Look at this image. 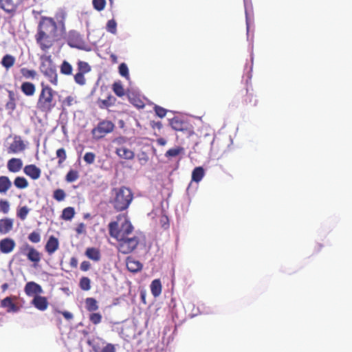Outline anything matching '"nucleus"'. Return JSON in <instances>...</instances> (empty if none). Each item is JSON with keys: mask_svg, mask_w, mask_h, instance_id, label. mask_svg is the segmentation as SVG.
Listing matches in <instances>:
<instances>
[{"mask_svg": "<svg viewBox=\"0 0 352 352\" xmlns=\"http://www.w3.org/2000/svg\"><path fill=\"white\" fill-rule=\"evenodd\" d=\"M110 236L117 242L116 248L122 254L134 252L141 242L140 235L134 231V227L129 220L125 219L120 226L117 221L109 223Z\"/></svg>", "mask_w": 352, "mask_h": 352, "instance_id": "obj_1", "label": "nucleus"}, {"mask_svg": "<svg viewBox=\"0 0 352 352\" xmlns=\"http://www.w3.org/2000/svg\"><path fill=\"white\" fill-rule=\"evenodd\" d=\"M64 31L63 21H59L57 23L54 18L42 16L35 36L36 43L42 50H46L50 48L55 41L60 38Z\"/></svg>", "mask_w": 352, "mask_h": 352, "instance_id": "obj_2", "label": "nucleus"}, {"mask_svg": "<svg viewBox=\"0 0 352 352\" xmlns=\"http://www.w3.org/2000/svg\"><path fill=\"white\" fill-rule=\"evenodd\" d=\"M57 92L45 82H41V91L36 102V109L45 114L50 113L56 107Z\"/></svg>", "mask_w": 352, "mask_h": 352, "instance_id": "obj_3", "label": "nucleus"}, {"mask_svg": "<svg viewBox=\"0 0 352 352\" xmlns=\"http://www.w3.org/2000/svg\"><path fill=\"white\" fill-rule=\"evenodd\" d=\"M133 199L132 190L126 186L113 188L111 192L109 202L117 212L126 210Z\"/></svg>", "mask_w": 352, "mask_h": 352, "instance_id": "obj_4", "label": "nucleus"}, {"mask_svg": "<svg viewBox=\"0 0 352 352\" xmlns=\"http://www.w3.org/2000/svg\"><path fill=\"white\" fill-rule=\"evenodd\" d=\"M40 71L54 86L58 84V74L50 56H44L41 58Z\"/></svg>", "mask_w": 352, "mask_h": 352, "instance_id": "obj_5", "label": "nucleus"}, {"mask_svg": "<svg viewBox=\"0 0 352 352\" xmlns=\"http://www.w3.org/2000/svg\"><path fill=\"white\" fill-rule=\"evenodd\" d=\"M19 252L25 256L28 260L33 263L34 267L38 265L42 258L41 253L28 243H25L19 248Z\"/></svg>", "mask_w": 352, "mask_h": 352, "instance_id": "obj_6", "label": "nucleus"}, {"mask_svg": "<svg viewBox=\"0 0 352 352\" xmlns=\"http://www.w3.org/2000/svg\"><path fill=\"white\" fill-rule=\"evenodd\" d=\"M114 127L115 125L111 121L104 120L92 129L91 133L95 139L99 140L112 132Z\"/></svg>", "mask_w": 352, "mask_h": 352, "instance_id": "obj_7", "label": "nucleus"}, {"mask_svg": "<svg viewBox=\"0 0 352 352\" xmlns=\"http://www.w3.org/2000/svg\"><path fill=\"white\" fill-rule=\"evenodd\" d=\"M125 142V138L122 137L118 138L113 141V142L118 146L116 148L115 153L122 159L127 160H133L135 157V153L133 151L123 145Z\"/></svg>", "mask_w": 352, "mask_h": 352, "instance_id": "obj_8", "label": "nucleus"}, {"mask_svg": "<svg viewBox=\"0 0 352 352\" xmlns=\"http://www.w3.org/2000/svg\"><path fill=\"white\" fill-rule=\"evenodd\" d=\"M23 0H0V7L7 13L16 12L22 4Z\"/></svg>", "mask_w": 352, "mask_h": 352, "instance_id": "obj_9", "label": "nucleus"}, {"mask_svg": "<svg viewBox=\"0 0 352 352\" xmlns=\"http://www.w3.org/2000/svg\"><path fill=\"white\" fill-rule=\"evenodd\" d=\"M43 292L41 286L34 281L28 282L24 287V292L30 297H34L41 294Z\"/></svg>", "mask_w": 352, "mask_h": 352, "instance_id": "obj_10", "label": "nucleus"}, {"mask_svg": "<svg viewBox=\"0 0 352 352\" xmlns=\"http://www.w3.org/2000/svg\"><path fill=\"white\" fill-rule=\"evenodd\" d=\"M25 149V144L20 136H15L13 142L8 147V152L9 153H18Z\"/></svg>", "mask_w": 352, "mask_h": 352, "instance_id": "obj_11", "label": "nucleus"}, {"mask_svg": "<svg viewBox=\"0 0 352 352\" xmlns=\"http://www.w3.org/2000/svg\"><path fill=\"white\" fill-rule=\"evenodd\" d=\"M16 246L14 239L7 237L0 240V252L3 254L12 252Z\"/></svg>", "mask_w": 352, "mask_h": 352, "instance_id": "obj_12", "label": "nucleus"}, {"mask_svg": "<svg viewBox=\"0 0 352 352\" xmlns=\"http://www.w3.org/2000/svg\"><path fill=\"white\" fill-rule=\"evenodd\" d=\"M23 172L34 180L38 179L41 173V169L34 164L26 165L23 168Z\"/></svg>", "mask_w": 352, "mask_h": 352, "instance_id": "obj_13", "label": "nucleus"}, {"mask_svg": "<svg viewBox=\"0 0 352 352\" xmlns=\"http://www.w3.org/2000/svg\"><path fill=\"white\" fill-rule=\"evenodd\" d=\"M126 265L127 270L133 273L141 271L143 267L142 264L139 261L135 260L131 256L126 258Z\"/></svg>", "mask_w": 352, "mask_h": 352, "instance_id": "obj_14", "label": "nucleus"}, {"mask_svg": "<svg viewBox=\"0 0 352 352\" xmlns=\"http://www.w3.org/2000/svg\"><path fill=\"white\" fill-rule=\"evenodd\" d=\"M14 226V220L11 218L5 217L0 219V234H6L9 233Z\"/></svg>", "mask_w": 352, "mask_h": 352, "instance_id": "obj_15", "label": "nucleus"}, {"mask_svg": "<svg viewBox=\"0 0 352 352\" xmlns=\"http://www.w3.org/2000/svg\"><path fill=\"white\" fill-rule=\"evenodd\" d=\"M58 247L59 242L58 239L54 236H51L45 244V249L48 254L51 255L58 249Z\"/></svg>", "mask_w": 352, "mask_h": 352, "instance_id": "obj_16", "label": "nucleus"}, {"mask_svg": "<svg viewBox=\"0 0 352 352\" xmlns=\"http://www.w3.org/2000/svg\"><path fill=\"white\" fill-rule=\"evenodd\" d=\"M170 125L175 131H184L188 130L187 123L177 117H175L170 120Z\"/></svg>", "mask_w": 352, "mask_h": 352, "instance_id": "obj_17", "label": "nucleus"}, {"mask_svg": "<svg viewBox=\"0 0 352 352\" xmlns=\"http://www.w3.org/2000/svg\"><path fill=\"white\" fill-rule=\"evenodd\" d=\"M7 166L10 172L17 173L22 168L23 162L19 158H12L8 160Z\"/></svg>", "mask_w": 352, "mask_h": 352, "instance_id": "obj_18", "label": "nucleus"}, {"mask_svg": "<svg viewBox=\"0 0 352 352\" xmlns=\"http://www.w3.org/2000/svg\"><path fill=\"white\" fill-rule=\"evenodd\" d=\"M31 305L35 308H47L48 306V300L46 297L41 296V294L33 297Z\"/></svg>", "mask_w": 352, "mask_h": 352, "instance_id": "obj_19", "label": "nucleus"}, {"mask_svg": "<svg viewBox=\"0 0 352 352\" xmlns=\"http://www.w3.org/2000/svg\"><path fill=\"white\" fill-rule=\"evenodd\" d=\"M85 254L87 258L95 262L99 261L101 258L100 252L96 248H87Z\"/></svg>", "mask_w": 352, "mask_h": 352, "instance_id": "obj_20", "label": "nucleus"}, {"mask_svg": "<svg viewBox=\"0 0 352 352\" xmlns=\"http://www.w3.org/2000/svg\"><path fill=\"white\" fill-rule=\"evenodd\" d=\"M21 89L27 96H32L36 91L35 85L30 82H24L21 84Z\"/></svg>", "mask_w": 352, "mask_h": 352, "instance_id": "obj_21", "label": "nucleus"}, {"mask_svg": "<svg viewBox=\"0 0 352 352\" xmlns=\"http://www.w3.org/2000/svg\"><path fill=\"white\" fill-rule=\"evenodd\" d=\"M116 98L115 97H113V96H111V94H109L107 96V98L104 100L99 99L98 100V104L100 109H106V108L113 106L116 103Z\"/></svg>", "mask_w": 352, "mask_h": 352, "instance_id": "obj_22", "label": "nucleus"}, {"mask_svg": "<svg viewBox=\"0 0 352 352\" xmlns=\"http://www.w3.org/2000/svg\"><path fill=\"white\" fill-rule=\"evenodd\" d=\"M205 171L203 167H196L193 169L192 172V181L198 183L203 179Z\"/></svg>", "mask_w": 352, "mask_h": 352, "instance_id": "obj_23", "label": "nucleus"}, {"mask_svg": "<svg viewBox=\"0 0 352 352\" xmlns=\"http://www.w3.org/2000/svg\"><path fill=\"white\" fill-rule=\"evenodd\" d=\"M129 102L135 107L138 109H143L145 106V103L139 96L134 94L128 95Z\"/></svg>", "mask_w": 352, "mask_h": 352, "instance_id": "obj_24", "label": "nucleus"}, {"mask_svg": "<svg viewBox=\"0 0 352 352\" xmlns=\"http://www.w3.org/2000/svg\"><path fill=\"white\" fill-rule=\"evenodd\" d=\"M151 291L155 297L160 295L162 293V283L160 279H155L151 282Z\"/></svg>", "mask_w": 352, "mask_h": 352, "instance_id": "obj_25", "label": "nucleus"}, {"mask_svg": "<svg viewBox=\"0 0 352 352\" xmlns=\"http://www.w3.org/2000/svg\"><path fill=\"white\" fill-rule=\"evenodd\" d=\"M243 102L245 105H250L254 107L256 105L257 100L255 98V96L253 92H249L248 89H246V94L244 96Z\"/></svg>", "mask_w": 352, "mask_h": 352, "instance_id": "obj_26", "label": "nucleus"}, {"mask_svg": "<svg viewBox=\"0 0 352 352\" xmlns=\"http://www.w3.org/2000/svg\"><path fill=\"white\" fill-rule=\"evenodd\" d=\"M184 148L182 146H176L168 149L165 153V157L170 159L172 157H175L181 154H184Z\"/></svg>", "mask_w": 352, "mask_h": 352, "instance_id": "obj_27", "label": "nucleus"}, {"mask_svg": "<svg viewBox=\"0 0 352 352\" xmlns=\"http://www.w3.org/2000/svg\"><path fill=\"white\" fill-rule=\"evenodd\" d=\"M12 183L7 176L0 177V193H5L11 187Z\"/></svg>", "mask_w": 352, "mask_h": 352, "instance_id": "obj_28", "label": "nucleus"}, {"mask_svg": "<svg viewBox=\"0 0 352 352\" xmlns=\"http://www.w3.org/2000/svg\"><path fill=\"white\" fill-rule=\"evenodd\" d=\"M15 58L10 54H6L1 60V65L6 69L11 68L15 63Z\"/></svg>", "mask_w": 352, "mask_h": 352, "instance_id": "obj_29", "label": "nucleus"}, {"mask_svg": "<svg viewBox=\"0 0 352 352\" xmlns=\"http://www.w3.org/2000/svg\"><path fill=\"white\" fill-rule=\"evenodd\" d=\"M9 100L6 104V107L8 110L14 111L16 109V94L13 91H8Z\"/></svg>", "mask_w": 352, "mask_h": 352, "instance_id": "obj_30", "label": "nucleus"}, {"mask_svg": "<svg viewBox=\"0 0 352 352\" xmlns=\"http://www.w3.org/2000/svg\"><path fill=\"white\" fill-rule=\"evenodd\" d=\"M112 90L118 97H122L125 95V90L121 81H116L112 85Z\"/></svg>", "mask_w": 352, "mask_h": 352, "instance_id": "obj_31", "label": "nucleus"}, {"mask_svg": "<svg viewBox=\"0 0 352 352\" xmlns=\"http://www.w3.org/2000/svg\"><path fill=\"white\" fill-rule=\"evenodd\" d=\"M80 39L79 34L76 31H70L68 34L67 36V43L72 46H76V43L78 42Z\"/></svg>", "mask_w": 352, "mask_h": 352, "instance_id": "obj_32", "label": "nucleus"}, {"mask_svg": "<svg viewBox=\"0 0 352 352\" xmlns=\"http://www.w3.org/2000/svg\"><path fill=\"white\" fill-rule=\"evenodd\" d=\"M73 67L67 60H63L60 65V72L63 75L69 76L72 74Z\"/></svg>", "mask_w": 352, "mask_h": 352, "instance_id": "obj_33", "label": "nucleus"}, {"mask_svg": "<svg viewBox=\"0 0 352 352\" xmlns=\"http://www.w3.org/2000/svg\"><path fill=\"white\" fill-rule=\"evenodd\" d=\"M20 73L25 79H34L37 73L34 69H29L26 67H23L20 69Z\"/></svg>", "mask_w": 352, "mask_h": 352, "instance_id": "obj_34", "label": "nucleus"}, {"mask_svg": "<svg viewBox=\"0 0 352 352\" xmlns=\"http://www.w3.org/2000/svg\"><path fill=\"white\" fill-rule=\"evenodd\" d=\"M14 186L19 189H24L28 186V180L23 177H16L14 180Z\"/></svg>", "mask_w": 352, "mask_h": 352, "instance_id": "obj_35", "label": "nucleus"}, {"mask_svg": "<svg viewBox=\"0 0 352 352\" xmlns=\"http://www.w3.org/2000/svg\"><path fill=\"white\" fill-rule=\"evenodd\" d=\"M94 352H116L115 345L111 343H107L103 347L94 346Z\"/></svg>", "mask_w": 352, "mask_h": 352, "instance_id": "obj_36", "label": "nucleus"}, {"mask_svg": "<svg viewBox=\"0 0 352 352\" xmlns=\"http://www.w3.org/2000/svg\"><path fill=\"white\" fill-rule=\"evenodd\" d=\"M78 65V72L83 74H87L89 73L91 67L88 64V63L82 60H79L77 63Z\"/></svg>", "mask_w": 352, "mask_h": 352, "instance_id": "obj_37", "label": "nucleus"}, {"mask_svg": "<svg viewBox=\"0 0 352 352\" xmlns=\"http://www.w3.org/2000/svg\"><path fill=\"white\" fill-rule=\"evenodd\" d=\"M79 287L83 291L91 289V280L88 277L83 276L80 279Z\"/></svg>", "mask_w": 352, "mask_h": 352, "instance_id": "obj_38", "label": "nucleus"}, {"mask_svg": "<svg viewBox=\"0 0 352 352\" xmlns=\"http://www.w3.org/2000/svg\"><path fill=\"white\" fill-rule=\"evenodd\" d=\"M30 210V209L28 206H22L18 208L16 211V216L21 220L23 221L26 219Z\"/></svg>", "mask_w": 352, "mask_h": 352, "instance_id": "obj_39", "label": "nucleus"}, {"mask_svg": "<svg viewBox=\"0 0 352 352\" xmlns=\"http://www.w3.org/2000/svg\"><path fill=\"white\" fill-rule=\"evenodd\" d=\"M75 214L74 208L67 207L63 209L62 213V218L65 220H71Z\"/></svg>", "mask_w": 352, "mask_h": 352, "instance_id": "obj_40", "label": "nucleus"}, {"mask_svg": "<svg viewBox=\"0 0 352 352\" xmlns=\"http://www.w3.org/2000/svg\"><path fill=\"white\" fill-rule=\"evenodd\" d=\"M79 177V173L77 170L71 169L68 171L65 176V180L67 182H73L77 180Z\"/></svg>", "mask_w": 352, "mask_h": 352, "instance_id": "obj_41", "label": "nucleus"}, {"mask_svg": "<svg viewBox=\"0 0 352 352\" xmlns=\"http://www.w3.org/2000/svg\"><path fill=\"white\" fill-rule=\"evenodd\" d=\"M56 157L58 158V164L61 165L67 159V154L64 148H58L56 152Z\"/></svg>", "mask_w": 352, "mask_h": 352, "instance_id": "obj_42", "label": "nucleus"}, {"mask_svg": "<svg viewBox=\"0 0 352 352\" xmlns=\"http://www.w3.org/2000/svg\"><path fill=\"white\" fill-rule=\"evenodd\" d=\"M106 29L109 32L116 34L117 33L116 21L114 19L109 20L107 23Z\"/></svg>", "mask_w": 352, "mask_h": 352, "instance_id": "obj_43", "label": "nucleus"}, {"mask_svg": "<svg viewBox=\"0 0 352 352\" xmlns=\"http://www.w3.org/2000/svg\"><path fill=\"white\" fill-rule=\"evenodd\" d=\"M93 7L98 12L103 10L106 6V0H93Z\"/></svg>", "mask_w": 352, "mask_h": 352, "instance_id": "obj_44", "label": "nucleus"}, {"mask_svg": "<svg viewBox=\"0 0 352 352\" xmlns=\"http://www.w3.org/2000/svg\"><path fill=\"white\" fill-rule=\"evenodd\" d=\"M66 194L63 189H56L54 191L53 197L58 201H62L65 199Z\"/></svg>", "mask_w": 352, "mask_h": 352, "instance_id": "obj_45", "label": "nucleus"}, {"mask_svg": "<svg viewBox=\"0 0 352 352\" xmlns=\"http://www.w3.org/2000/svg\"><path fill=\"white\" fill-rule=\"evenodd\" d=\"M30 241L34 243H38L41 241V234L38 231H33L28 236Z\"/></svg>", "mask_w": 352, "mask_h": 352, "instance_id": "obj_46", "label": "nucleus"}, {"mask_svg": "<svg viewBox=\"0 0 352 352\" xmlns=\"http://www.w3.org/2000/svg\"><path fill=\"white\" fill-rule=\"evenodd\" d=\"M85 74L80 73V72H78L74 76L76 83H77L79 85H85L86 79L85 78Z\"/></svg>", "mask_w": 352, "mask_h": 352, "instance_id": "obj_47", "label": "nucleus"}, {"mask_svg": "<svg viewBox=\"0 0 352 352\" xmlns=\"http://www.w3.org/2000/svg\"><path fill=\"white\" fill-rule=\"evenodd\" d=\"M10 210V204L7 200L1 199L0 200V211L3 214L8 213Z\"/></svg>", "mask_w": 352, "mask_h": 352, "instance_id": "obj_48", "label": "nucleus"}, {"mask_svg": "<svg viewBox=\"0 0 352 352\" xmlns=\"http://www.w3.org/2000/svg\"><path fill=\"white\" fill-rule=\"evenodd\" d=\"M118 69H119V73L122 76L129 78V69H128L127 65L125 63H121L119 65Z\"/></svg>", "mask_w": 352, "mask_h": 352, "instance_id": "obj_49", "label": "nucleus"}, {"mask_svg": "<svg viewBox=\"0 0 352 352\" xmlns=\"http://www.w3.org/2000/svg\"><path fill=\"white\" fill-rule=\"evenodd\" d=\"M96 155L92 152H87L85 154L83 159L88 164H91L94 162Z\"/></svg>", "mask_w": 352, "mask_h": 352, "instance_id": "obj_50", "label": "nucleus"}, {"mask_svg": "<svg viewBox=\"0 0 352 352\" xmlns=\"http://www.w3.org/2000/svg\"><path fill=\"white\" fill-rule=\"evenodd\" d=\"M154 111L157 116L162 118L166 116L167 110L160 106L155 105Z\"/></svg>", "mask_w": 352, "mask_h": 352, "instance_id": "obj_51", "label": "nucleus"}, {"mask_svg": "<svg viewBox=\"0 0 352 352\" xmlns=\"http://www.w3.org/2000/svg\"><path fill=\"white\" fill-rule=\"evenodd\" d=\"M102 316L98 313H92L89 315L90 321L94 324H97L101 322Z\"/></svg>", "mask_w": 352, "mask_h": 352, "instance_id": "obj_52", "label": "nucleus"}, {"mask_svg": "<svg viewBox=\"0 0 352 352\" xmlns=\"http://www.w3.org/2000/svg\"><path fill=\"white\" fill-rule=\"evenodd\" d=\"M138 159L142 165H144L148 162L149 157L145 152H142L138 155Z\"/></svg>", "mask_w": 352, "mask_h": 352, "instance_id": "obj_53", "label": "nucleus"}, {"mask_svg": "<svg viewBox=\"0 0 352 352\" xmlns=\"http://www.w3.org/2000/svg\"><path fill=\"white\" fill-rule=\"evenodd\" d=\"M160 224L164 229H168L169 227V220L166 215L163 214L160 217Z\"/></svg>", "mask_w": 352, "mask_h": 352, "instance_id": "obj_54", "label": "nucleus"}, {"mask_svg": "<svg viewBox=\"0 0 352 352\" xmlns=\"http://www.w3.org/2000/svg\"><path fill=\"white\" fill-rule=\"evenodd\" d=\"M1 305L3 307H8L9 308H16L10 297H6L4 298L1 302Z\"/></svg>", "mask_w": 352, "mask_h": 352, "instance_id": "obj_55", "label": "nucleus"}, {"mask_svg": "<svg viewBox=\"0 0 352 352\" xmlns=\"http://www.w3.org/2000/svg\"><path fill=\"white\" fill-rule=\"evenodd\" d=\"M86 305L87 308H98L97 301L94 298H87L86 299Z\"/></svg>", "mask_w": 352, "mask_h": 352, "instance_id": "obj_56", "label": "nucleus"}, {"mask_svg": "<svg viewBox=\"0 0 352 352\" xmlns=\"http://www.w3.org/2000/svg\"><path fill=\"white\" fill-rule=\"evenodd\" d=\"M58 314H62L67 321H71L73 319V314L68 311H57Z\"/></svg>", "mask_w": 352, "mask_h": 352, "instance_id": "obj_57", "label": "nucleus"}, {"mask_svg": "<svg viewBox=\"0 0 352 352\" xmlns=\"http://www.w3.org/2000/svg\"><path fill=\"white\" fill-rule=\"evenodd\" d=\"M80 268L83 272H87L91 268V263L89 261H84L81 263Z\"/></svg>", "mask_w": 352, "mask_h": 352, "instance_id": "obj_58", "label": "nucleus"}, {"mask_svg": "<svg viewBox=\"0 0 352 352\" xmlns=\"http://www.w3.org/2000/svg\"><path fill=\"white\" fill-rule=\"evenodd\" d=\"M76 231L78 234H82L85 232V226L83 223H80L78 225L76 228Z\"/></svg>", "mask_w": 352, "mask_h": 352, "instance_id": "obj_59", "label": "nucleus"}, {"mask_svg": "<svg viewBox=\"0 0 352 352\" xmlns=\"http://www.w3.org/2000/svg\"><path fill=\"white\" fill-rule=\"evenodd\" d=\"M69 264H70L71 267H74V268L77 267L78 260L76 259V258H75V257L71 258Z\"/></svg>", "mask_w": 352, "mask_h": 352, "instance_id": "obj_60", "label": "nucleus"}, {"mask_svg": "<svg viewBox=\"0 0 352 352\" xmlns=\"http://www.w3.org/2000/svg\"><path fill=\"white\" fill-rule=\"evenodd\" d=\"M156 142L160 146H165L166 144V140L163 138H160L156 140Z\"/></svg>", "mask_w": 352, "mask_h": 352, "instance_id": "obj_61", "label": "nucleus"}, {"mask_svg": "<svg viewBox=\"0 0 352 352\" xmlns=\"http://www.w3.org/2000/svg\"><path fill=\"white\" fill-rule=\"evenodd\" d=\"M73 100H74L73 97L71 96H69L65 98L64 102L65 104H67V106H70V105H72Z\"/></svg>", "mask_w": 352, "mask_h": 352, "instance_id": "obj_62", "label": "nucleus"}, {"mask_svg": "<svg viewBox=\"0 0 352 352\" xmlns=\"http://www.w3.org/2000/svg\"><path fill=\"white\" fill-rule=\"evenodd\" d=\"M152 126L153 127H157V129H161L162 126V124L160 122H153V124H152Z\"/></svg>", "mask_w": 352, "mask_h": 352, "instance_id": "obj_63", "label": "nucleus"}, {"mask_svg": "<svg viewBox=\"0 0 352 352\" xmlns=\"http://www.w3.org/2000/svg\"><path fill=\"white\" fill-rule=\"evenodd\" d=\"M8 287H9V285H8V283H3V284L1 285V289H2L3 292H5L6 290H7V289H8Z\"/></svg>", "mask_w": 352, "mask_h": 352, "instance_id": "obj_64", "label": "nucleus"}]
</instances>
